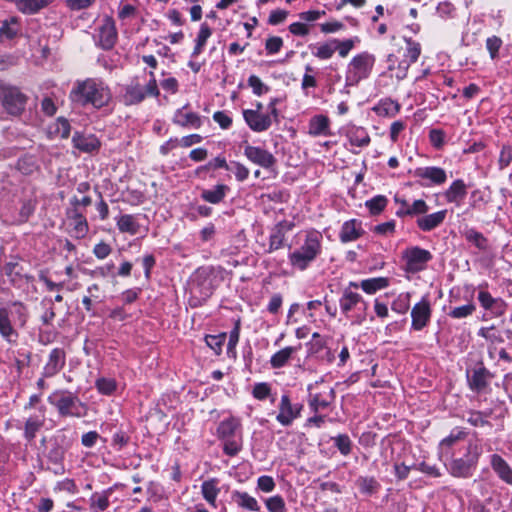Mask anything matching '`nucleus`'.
<instances>
[{"mask_svg": "<svg viewBox=\"0 0 512 512\" xmlns=\"http://www.w3.org/2000/svg\"><path fill=\"white\" fill-rule=\"evenodd\" d=\"M283 46V40L278 36H271L266 39L265 49L269 54L278 53Z\"/></svg>", "mask_w": 512, "mask_h": 512, "instance_id": "54", "label": "nucleus"}, {"mask_svg": "<svg viewBox=\"0 0 512 512\" xmlns=\"http://www.w3.org/2000/svg\"><path fill=\"white\" fill-rule=\"evenodd\" d=\"M73 145L76 149L84 153H92L100 148V141L92 134L85 135L75 132L72 137Z\"/></svg>", "mask_w": 512, "mask_h": 512, "instance_id": "17", "label": "nucleus"}, {"mask_svg": "<svg viewBox=\"0 0 512 512\" xmlns=\"http://www.w3.org/2000/svg\"><path fill=\"white\" fill-rule=\"evenodd\" d=\"M0 334L8 342H14L15 340H13L12 337L17 336V332L9 319V312L5 308L0 309Z\"/></svg>", "mask_w": 512, "mask_h": 512, "instance_id": "27", "label": "nucleus"}, {"mask_svg": "<svg viewBox=\"0 0 512 512\" xmlns=\"http://www.w3.org/2000/svg\"><path fill=\"white\" fill-rule=\"evenodd\" d=\"M512 161V148L510 146H503L499 156V168L504 169L510 165Z\"/></svg>", "mask_w": 512, "mask_h": 512, "instance_id": "59", "label": "nucleus"}, {"mask_svg": "<svg viewBox=\"0 0 512 512\" xmlns=\"http://www.w3.org/2000/svg\"><path fill=\"white\" fill-rule=\"evenodd\" d=\"M375 59L368 53H362L355 56L349 66V77L354 82H359L369 76Z\"/></svg>", "mask_w": 512, "mask_h": 512, "instance_id": "7", "label": "nucleus"}, {"mask_svg": "<svg viewBox=\"0 0 512 512\" xmlns=\"http://www.w3.org/2000/svg\"><path fill=\"white\" fill-rule=\"evenodd\" d=\"M234 174L238 181H244L247 179L249 175V170L244 165L239 162H232L230 164V169Z\"/></svg>", "mask_w": 512, "mask_h": 512, "instance_id": "57", "label": "nucleus"}, {"mask_svg": "<svg viewBox=\"0 0 512 512\" xmlns=\"http://www.w3.org/2000/svg\"><path fill=\"white\" fill-rule=\"evenodd\" d=\"M146 95H159V89L155 79L150 80L145 87L139 83H131L130 85H127L123 95L124 103L126 105L138 104L145 99Z\"/></svg>", "mask_w": 512, "mask_h": 512, "instance_id": "5", "label": "nucleus"}, {"mask_svg": "<svg viewBox=\"0 0 512 512\" xmlns=\"http://www.w3.org/2000/svg\"><path fill=\"white\" fill-rule=\"evenodd\" d=\"M109 506V493L104 491L102 493H94L90 497V509L93 512H102Z\"/></svg>", "mask_w": 512, "mask_h": 512, "instance_id": "34", "label": "nucleus"}, {"mask_svg": "<svg viewBox=\"0 0 512 512\" xmlns=\"http://www.w3.org/2000/svg\"><path fill=\"white\" fill-rule=\"evenodd\" d=\"M68 444L65 443V437L55 439L52 447L48 451L47 458L55 465H60L64 459Z\"/></svg>", "mask_w": 512, "mask_h": 512, "instance_id": "25", "label": "nucleus"}, {"mask_svg": "<svg viewBox=\"0 0 512 512\" xmlns=\"http://www.w3.org/2000/svg\"><path fill=\"white\" fill-rule=\"evenodd\" d=\"M117 227L123 233H129L134 235L138 232L139 225L137 224L135 217L130 214H125L119 217L117 220Z\"/></svg>", "mask_w": 512, "mask_h": 512, "instance_id": "32", "label": "nucleus"}, {"mask_svg": "<svg viewBox=\"0 0 512 512\" xmlns=\"http://www.w3.org/2000/svg\"><path fill=\"white\" fill-rule=\"evenodd\" d=\"M211 34V28L206 23H203L196 38V45L192 52L193 57L198 56L202 52L203 47L205 46L206 41L211 36Z\"/></svg>", "mask_w": 512, "mask_h": 512, "instance_id": "37", "label": "nucleus"}, {"mask_svg": "<svg viewBox=\"0 0 512 512\" xmlns=\"http://www.w3.org/2000/svg\"><path fill=\"white\" fill-rule=\"evenodd\" d=\"M475 306L473 304H467L454 308L449 315L453 318H465L473 313Z\"/></svg>", "mask_w": 512, "mask_h": 512, "instance_id": "56", "label": "nucleus"}, {"mask_svg": "<svg viewBox=\"0 0 512 512\" xmlns=\"http://www.w3.org/2000/svg\"><path fill=\"white\" fill-rule=\"evenodd\" d=\"M491 466L503 481L508 484H512V469L500 455H492Z\"/></svg>", "mask_w": 512, "mask_h": 512, "instance_id": "21", "label": "nucleus"}, {"mask_svg": "<svg viewBox=\"0 0 512 512\" xmlns=\"http://www.w3.org/2000/svg\"><path fill=\"white\" fill-rule=\"evenodd\" d=\"M466 185L462 180L454 181L445 192V198L450 203H458L466 196Z\"/></svg>", "mask_w": 512, "mask_h": 512, "instance_id": "26", "label": "nucleus"}, {"mask_svg": "<svg viewBox=\"0 0 512 512\" xmlns=\"http://www.w3.org/2000/svg\"><path fill=\"white\" fill-rule=\"evenodd\" d=\"M244 155L253 163L264 167L270 168L276 163L275 157L260 147L246 145Z\"/></svg>", "mask_w": 512, "mask_h": 512, "instance_id": "12", "label": "nucleus"}, {"mask_svg": "<svg viewBox=\"0 0 512 512\" xmlns=\"http://www.w3.org/2000/svg\"><path fill=\"white\" fill-rule=\"evenodd\" d=\"M248 85L253 89V93L257 96H261L269 91V87L256 75H251L248 78Z\"/></svg>", "mask_w": 512, "mask_h": 512, "instance_id": "51", "label": "nucleus"}, {"mask_svg": "<svg viewBox=\"0 0 512 512\" xmlns=\"http://www.w3.org/2000/svg\"><path fill=\"white\" fill-rule=\"evenodd\" d=\"M111 251L112 249L110 245L105 242L96 244L93 249V253L98 259H105L111 253Z\"/></svg>", "mask_w": 512, "mask_h": 512, "instance_id": "63", "label": "nucleus"}, {"mask_svg": "<svg viewBox=\"0 0 512 512\" xmlns=\"http://www.w3.org/2000/svg\"><path fill=\"white\" fill-rule=\"evenodd\" d=\"M243 116L248 126L256 132L266 131L272 124L271 116L258 110H244Z\"/></svg>", "mask_w": 512, "mask_h": 512, "instance_id": "14", "label": "nucleus"}, {"mask_svg": "<svg viewBox=\"0 0 512 512\" xmlns=\"http://www.w3.org/2000/svg\"><path fill=\"white\" fill-rule=\"evenodd\" d=\"M226 341V334L221 333L218 335H207L205 342L209 348H211L216 355H220L222 352V346Z\"/></svg>", "mask_w": 512, "mask_h": 512, "instance_id": "43", "label": "nucleus"}, {"mask_svg": "<svg viewBox=\"0 0 512 512\" xmlns=\"http://www.w3.org/2000/svg\"><path fill=\"white\" fill-rule=\"evenodd\" d=\"M228 190H229L228 186H226L224 184H218L214 187V189L203 190L201 193V197L206 202H209L212 204H218L224 199L226 192Z\"/></svg>", "mask_w": 512, "mask_h": 512, "instance_id": "29", "label": "nucleus"}, {"mask_svg": "<svg viewBox=\"0 0 512 512\" xmlns=\"http://www.w3.org/2000/svg\"><path fill=\"white\" fill-rule=\"evenodd\" d=\"M466 239L473 243L478 249L480 250H486L488 247L487 239L483 236L482 233L470 229L465 233Z\"/></svg>", "mask_w": 512, "mask_h": 512, "instance_id": "46", "label": "nucleus"}, {"mask_svg": "<svg viewBox=\"0 0 512 512\" xmlns=\"http://www.w3.org/2000/svg\"><path fill=\"white\" fill-rule=\"evenodd\" d=\"M302 405H292L288 395H283L279 404V413L276 417L277 421L283 426H289L294 419L300 416Z\"/></svg>", "mask_w": 512, "mask_h": 512, "instance_id": "9", "label": "nucleus"}, {"mask_svg": "<svg viewBox=\"0 0 512 512\" xmlns=\"http://www.w3.org/2000/svg\"><path fill=\"white\" fill-rule=\"evenodd\" d=\"M203 497L210 504H214L219 493V489L217 488V480L211 479L203 482L201 486Z\"/></svg>", "mask_w": 512, "mask_h": 512, "instance_id": "38", "label": "nucleus"}, {"mask_svg": "<svg viewBox=\"0 0 512 512\" xmlns=\"http://www.w3.org/2000/svg\"><path fill=\"white\" fill-rule=\"evenodd\" d=\"M403 259L406 263V270L411 273H416L423 270L432 259V254L418 246L406 249L403 252Z\"/></svg>", "mask_w": 512, "mask_h": 512, "instance_id": "6", "label": "nucleus"}, {"mask_svg": "<svg viewBox=\"0 0 512 512\" xmlns=\"http://www.w3.org/2000/svg\"><path fill=\"white\" fill-rule=\"evenodd\" d=\"M349 142L353 146L365 147L370 143V136L363 128H356L349 133Z\"/></svg>", "mask_w": 512, "mask_h": 512, "instance_id": "36", "label": "nucleus"}, {"mask_svg": "<svg viewBox=\"0 0 512 512\" xmlns=\"http://www.w3.org/2000/svg\"><path fill=\"white\" fill-rule=\"evenodd\" d=\"M70 98L74 102L82 105L91 103L93 106L100 108L106 105L110 99L109 92L101 83L94 79H86L79 82L71 91Z\"/></svg>", "mask_w": 512, "mask_h": 512, "instance_id": "1", "label": "nucleus"}, {"mask_svg": "<svg viewBox=\"0 0 512 512\" xmlns=\"http://www.w3.org/2000/svg\"><path fill=\"white\" fill-rule=\"evenodd\" d=\"M54 133L59 137L66 139L70 135L71 126L67 119L60 117L54 125Z\"/></svg>", "mask_w": 512, "mask_h": 512, "instance_id": "50", "label": "nucleus"}, {"mask_svg": "<svg viewBox=\"0 0 512 512\" xmlns=\"http://www.w3.org/2000/svg\"><path fill=\"white\" fill-rule=\"evenodd\" d=\"M232 499L238 506L244 509L250 511H259L260 509L257 500L246 492L235 491L232 494Z\"/></svg>", "mask_w": 512, "mask_h": 512, "instance_id": "28", "label": "nucleus"}, {"mask_svg": "<svg viewBox=\"0 0 512 512\" xmlns=\"http://www.w3.org/2000/svg\"><path fill=\"white\" fill-rule=\"evenodd\" d=\"M66 354L62 348H54L44 366L43 376L52 377L56 375L65 365Z\"/></svg>", "mask_w": 512, "mask_h": 512, "instance_id": "15", "label": "nucleus"}, {"mask_svg": "<svg viewBox=\"0 0 512 512\" xmlns=\"http://www.w3.org/2000/svg\"><path fill=\"white\" fill-rule=\"evenodd\" d=\"M329 118L325 115H315L309 121L308 133L312 136H328L329 133Z\"/></svg>", "mask_w": 512, "mask_h": 512, "instance_id": "20", "label": "nucleus"}, {"mask_svg": "<svg viewBox=\"0 0 512 512\" xmlns=\"http://www.w3.org/2000/svg\"><path fill=\"white\" fill-rule=\"evenodd\" d=\"M357 486L364 494H374L380 487V484L374 477H359L357 479Z\"/></svg>", "mask_w": 512, "mask_h": 512, "instance_id": "40", "label": "nucleus"}, {"mask_svg": "<svg viewBox=\"0 0 512 512\" xmlns=\"http://www.w3.org/2000/svg\"><path fill=\"white\" fill-rule=\"evenodd\" d=\"M267 509L270 512H284L285 502L281 496H273L266 500Z\"/></svg>", "mask_w": 512, "mask_h": 512, "instance_id": "55", "label": "nucleus"}, {"mask_svg": "<svg viewBox=\"0 0 512 512\" xmlns=\"http://www.w3.org/2000/svg\"><path fill=\"white\" fill-rule=\"evenodd\" d=\"M481 449L476 444H469L467 448L466 459H455L450 463L449 471L452 476L459 478H468L471 476V470L476 466Z\"/></svg>", "mask_w": 512, "mask_h": 512, "instance_id": "4", "label": "nucleus"}, {"mask_svg": "<svg viewBox=\"0 0 512 512\" xmlns=\"http://www.w3.org/2000/svg\"><path fill=\"white\" fill-rule=\"evenodd\" d=\"M414 176L421 179H428L431 183L436 185L443 184L447 179L445 170L440 167L417 168L414 171Z\"/></svg>", "mask_w": 512, "mask_h": 512, "instance_id": "19", "label": "nucleus"}, {"mask_svg": "<svg viewBox=\"0 0 512 512\" xmlns=\"http://www.w3.org/2000/svg\"><path fill=\"white\" fill-rule=\"evenodd\" d=\"M335 43L334 40H330L318 47H314L315 51H313V55L322 60L331 58L337 50Z\"/></svg>", "mask_w": 512, "mask_h": 512, "instance_id": "42", "label": "nucleus"}, {"mask_svg": "<svg viewBox=\"0 0 512 512\" xmlns=\"http://www.w3.org/2000/svg\"><path fill=\"white\" fill-rule=\"evenodd\" d=\"M446 215L447 210L437 211L435 213L417 218L416 223L420 230L425 232L431 231L444 222Z\"/></svg>", "mask_w": 512, "mask_h": 512, "instance_id": "18", "label": "nucleus"}, {"mask_svg": "<svg viewBox=\"0 0 512 512\" xmlns=\"http://www.w3.org/2000/svg\"><path fill=\"white\" fill-rule=\"evenodd\" d=\"M335 446L341 452L342 455H348L351 452L352 442L348 435L340 434L334 439Z\"/></svg>", "mask_w": 512, "mask_h": 512, "instance_id": "48", "label": "nucleus"}, {"mask_svg": "<svg viewBox=\"0 0 512 512\" xmlns=\"http://www.w3.org/2000/svg\"><path fill=\"white\" fill-rule=\"evenodd\" d=\"M405 42L407 44L406 57L409 59V64L414 63L418 60L421 53L420 44L412 39H405Z\"/></svg>", "mask_w": 512, "mask_h": 512, "instance_id": "49", "label": "nucleus"}, {"mask_svg": "<svg viewBox=\"0 0 512 512\" xmlns=\"http://www.w3.org/2000/svg\"><path fill=\"white\" fill-rule=\"evenodd\" d=\"M502 45V40L497 36L489 37L486 40V47L492 59L497 57L498 51Z\"/></svg>", "mask_w": 512, "mask_h": 512, "instance_id": "58", "label": "nucleus"}, {"mask_svg": "<svg viewBox=\"0 0 512 512\" xmlns=\"http://www.w3.org/2000/svg\"><path fill=\"white\" fill-rule=\"evenodd\" d=\"M44 421L36 417H30L25 423L24 435L28 441H32L36 433L42 428Z\"/></svg>", "mask_w": 512, "mask_h": 512, "instance_id": "41", "label": "nucleus"}, {"mask_svg": "<svg viewBox=\"0 0 512 512\" xmlns=\"http://www.w3.org/2000/svg\"><path fill=\"white\" fill-rule=\"evenodd\" d=\"M174 122L181 126H192L194 128H199L201 125V119L196 113H183L182 110L176 112Z\"/></svg>", "mask_w": 512, "mask_h": 512, "instance_id": "31", "label": "nucleus"}, {"mask_svg": "<svg viewBox=\"0 0 512 512\" xmlns=\"http://www.w3.org/2000/svg\"><path fill=\"white\" fill-rule=\"evenodd\" d=\"M493 375L484 366H480L470 373L467 372V380L472 391L480 393L489 385Z\"/></svg>", "mask_w": 512, "mask_h": 512, "instance_id": "11", "label": "nucleus"}, {"mask_svg": "<svg viewBox=\"0 0 512 512\" xmlns=\"http://www.w3.org/2000/svg\"><path fill=\"white\" fill-rule=\"evenodd\" d=\"M444 136V132L439 129H432L429 133L430 142L438 149L444 144Z\"/></svg>", "mask_w": 512, "mask_h": 512, "instance_id": "64", "label": "nucleus"}, {"mask_svg": "<svg viewBox=\"0 0 512 512\" xmlns=\"http://www.w3.org/2000/svg\"><path fill=\"white\" fill-rule=\"evenodd\" d=\"M270 394V387L267 383H258L253 388V396L256 399L264 400Z\"/></svg>", "mask_w": 512, "mask_h": 512, "instance_id": "62", "label": "nucleus"}, {"mask_svg": "<svg viewBox=\"0 0 512 512\" xmlns=\"http://www.w3.org/2000/svg\"><path fill=\"white\" fill-rule=\"evenodd\" d=\"M0 99L4 109L12 116L20 115L28 100L19 88L4 83H0Z\"/></svg>", "mask_w": 512, "mask_h": 512, "instance_id": "3", "label": "nucleus"}, {"mask_svg": "<svg viewBox=\"0 0 512 512\" xmlns=\"http://www.w3.org/2000/svg\"><path fill=\"white\" fill-rule=\"evenodd\" d=\"M387 202L388 200L385 196L377 195L366 201V207L369 209L371 214L377 215L385 209Z\"/></svg>", "mask_w": 512, "mask_h": 512, "instance_id": "44", "label": "nucleus"}, {"mask_svg": "<svg viewBox=\"0 0 512 512\" xmlns=\"http://www.w3.org/2000/svg\"><path fill=\"white\" fill-rule=\"evenodd\" d=\"M53 2L54 0H20L16 7L24 14L33 15Z\"/></svg>", "mask_w": 512, "mask_h": 512, "instance_id": "23", "label": "nucleus"}, {"mask_svg": "<svg viewBox=\"0 0 512 512\" xmlns=\"http://www.w3.org/2000/svg\"><path fill=\"white\" fill-rule=\"evenodd\" d=\"M429 207L422 199L415 200L412 205L408 206L405 210H398V216H415L424 215L428 212Z\"/></svg>", "mask_w": 512, "mask_h": 512, "instance_id": "33", "label": "nucleus"}, {"mask_svg": "<svg viewBox=\"0 0 512 512\" xmlns=\"http://www.w3.org/2000/svg\"><path fill=\"white\" fill-rule=\"evenodd\" d=\"M411 317L412 328L417 331L422 330L427 325L431 317V307L429 301L424 298L419 303H417L412 308Z\"/></svg>", "mask_w": 512, "mask_h": 512, "instance_id": "10", "label": "nucleus"}, {"mask_svg": "<svg viewBox=\"0 0 512 512\" xmlns=\"http://www.w3.org/2000/svg\"><path fill=\"white\" fill-rule=\"evenodd\" d=\"M297 351V348L294 347H285L282 350L276 352L270 359L271 366L273 368H281L283 367L291 355Z\"/></svg>", "mask_w": 512, "mask_h": 512, "instance_id": "35", "label": "nucleus"}, {"mask_svg": "<svg viewBox=\"0 0 512 512\" xmlns=\"http://www.w3.org/2000/svg\"><path fill=\"white\" fill-rule=\"evenodd\" d=\"M50 402L52 405H54L57 408L59 414L62 417H66V416L81 417L82 416V413L79 410L81 403L79 402L78 397H76L70 393L69 394H61L56 399L50 398Z\"/></svg>", "mask_w": 512, "mask_h": 512, "instance_id": "8", "label": "nucleus"}, {"mask_svg": "<svg viewBox=\"0 0 512 512\" xmlns=\"http://www.w3.org/2000/svg\"><path fill=\"white\" fill-rule=\"evenodd\" d=\"M96 387L100 393L110 395L116 388V383L112 379L101 378L96 381Z\"/></svg>", "mask_w": 512, "mask_h": 512, "instance_id": "53", "label": "nucleus"}, {"mask_svg": "<svg viewBox=\"0 0 512 512\" xmlns=\"http://www.w3.org/2000/svg\"><path fill=\"white\" fill-rule=\"evenodd\" d=\"M238 425H239L238 422L234 419H230V420L221 422L218 427L219 436L222 439L231 438L234 435Z\"/></svg>", "mask_w": 512, "mask_h": 512, "instance_id": "45", "label": "nucleus"}, {"mask_svg": "<svg viewBox=\"0 0 512 512\" xmlns=\"http://www.w3.org/2000/svg\"><path fill=\"white\" fill-rule=\"evenodd\" d=\"M331 400L322 399L320 394H315L310 399V407L314 412L325 409L330 405Z\"/></svg>", "mask_w": 512, "mask_h": 512, "instance_id": "60", "label": "nucleus"}, {"mask_svg": "<svg viewBox=\"0 0 512 512\" xmlns=\"http://www.w3.org/2000/svg\"><path fill=\"white\" fill-rule=\"evenodd\" d=\"M363 234L361 224L356 220L346 221L342 225L340 232V240L343 243L351 242L358 239Z\"/></svg>", "mask_w": 512, "mask_h": 512, "instance_id": "22", "label": "nucleus"}, {"mask_svg": "<svg viewBox=\"0 0 512 512\" xmlns=\"http://www.w3.org/2000/svg\"><path fill=\"white\" fill-rule=\"evenodd\" d=\"M100 45L105 50H110L114 47L117 41V30L115 22L112 18L106 17L99 30Z\"/></svg>", "mask_w": 512, "mask_h": 512, "instance_id": "13", "label": "nucleus"}, {"mask_svg": "<svg viewBox=\"0 0 512 512\" xmlns=\"http://www.w3.org/2000/svg\"><path fill=\"white\" fill-rule=\"evenodd\" d=\"M478 300L482 307L491 310L495 314H502L504 310V302L501 299H496L491 296L487 291H480Z\"/></svg>", "mask_w": 512, "mask_h": 512, "instance_id": "24", "label": "nucleus"}, {"mask_svg": "<svg viewBox=\"0 0 512 512\" xmlns=\"http://www.w3.org/2000/svg\"><path fill=\"white\" fill-rule=\"evenodd\" d=\"M285 235L281 229H278L270 236L269 252L278 250L283 247Z\"/></svg>", "mask_w": 512, "mask_h": 512, "instance_id": "52", "label": "nucleus"}, {"mask_svg": "<svg viewBox=\"0 0 512 512\" xmlns=\"http://www.w3.org/2000/svg\"><path fill=\"white\" fill-rule=\"evenodd\" d=\"M18 33L17 18L12 17L10 21H4L0 27V36L7 39L13 38Z\"/></svg>", "mask_w": 512, "mask_h": 512, "instance_id": "47", "label": "nucleus"}, {"mask_svg": "<svg viewBox=\"0 0 512 512\" xmlns=\"http://www.w3.org/2000/svg\"><path fill=\"white\" fill-rule=\"evenodd\" d=\"M373 110L379 116H395L400 110V105L391 99H384Z\"/></svg>", "mask_w": 512, "mask_h": 512, "instance_id": "30", "label": "nucleus"}, {"mask_svg": "<svg viewBox=\"0 0 512 512\" xmlns=\"http://www.w3.org/2000/svg\"><path fill=\"white\" fill-rule=\"evenodd\" d=\"M335 45L337 46V50L341 57H346L351 49L354 47V42L351 39H347L345 41H339L337 39H333Z\"/></svg>", "mask_w": 512, "mask_h": 512, "instance_id": "61", "label": "nucleus"}, {"mask_svg": "<svg viewBox=\"0 0 512 512\" xmlns=\"http://www.w3.org/2000/svg\"><path fill=\"white\" fill-rule=\"evenodd\" d=\"M321 241L322 235L320 232H308L304 243L289 255L290 264L298 270H305L320 254Z\"/></svg>", "mask_w": 512, "mask_h": 512, "instance_id": "2", "label": "nucleus"}, {"mask_svg": "<svg viewBox=\"0 0 512 512\" xmlns=\"http://www.w3.org/2000/svg\"><path fill=\"white\" fill-rule=\"evenodd\" d=\"M388 286V279L383 277L371 278L363 280L361 283L362 289L366 293H375L376 291L386 288Z\"/></svg>", "mask_w": 512, "mask_h": 512, "instance_id": "39", "label": "nucleus"}, {"mask_svg": "<svg viewBox=\"0 0 512 512\" xmlns=\"http://www.w3.org/2000/svg\"><path fill=\"white\" fill-rule=\"evenodd\" d=\"M339 303L342 312L346 315L356 307L363 311L367 309V304L363 301L361 295L351 291L349 288L344 290Z\"/></svg>", "mask_w": 512, "mask_h": 512, "instance_id": "16", "label": "nucleus"}]
</instances>
